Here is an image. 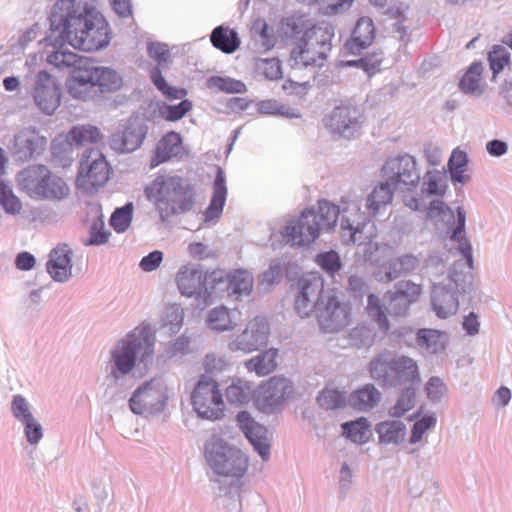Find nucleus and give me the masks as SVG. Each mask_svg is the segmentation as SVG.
Returning a JSON list of instances; mask_svg holds the SVG:
<instances>
[{"mask_svg": "<svg viewBox=\"0 0 512 512\" xmlns=\"http://www.w3.org/2000/svg\"><path fill=\"white\" fill-rule=\"evenodd\" d=\"M51 32L46 38L52 46L68 43L83 51H96L109 43V24L93 11L77 14L72 0L57 1L50 16Z\"/></svg>", "mask_w": 512, "mask_h": 512, "instance_id": "nucleus-1", "label": "nucleus"}, {"mask_svg": "<svg viewBox=\"0 0 512 512\" xmlns=\"http://www.w3.org/2000/svg\"><path fill=\"white\" fill-rule=\"evenodd\" d=\"M299 294L295 310L300 317L315 313L320 329L334 333L345 328L351 320V307L339 298L334 289H324V280L317 273H310L298 281Z\"/></svg>", "mask_w": 512, "mask_h": 512, "instance_id": "nucleus-2", "label": "nucleus"}, {"mask_svg": "<svg viewBox=\"0 0 512 512\" xmlns=\"http://www.w3.org/2000/svg\"><path fill=\"white\" fill-rule=\"evenodd\" d=\"M340 211V207L332 202L319 200L316 207L304 209L298 217L289 219L278 233H273L272 245L309 246L319 238L321 232L335 228Z\"/></svg>", "mask_w": 512, "mask_h": 512, "instance_id": "nucleus-3", "label": "nucleus"}, {"mask_svg": "<svg viewBox=\"0 0 512 512\" xmlns=\"http://www.w3.org/2000/svg\"><path fill=\"white\" fill-rule=\"evenodd\" d=\"M145 195L163 219L189 211L194 202L193 188L178 175H158L146 186Z\"/></svg>", "mask_w": 512, "mask_h": 512, "instance_id": "nucleus-4", "label": "nucleus"}, {"mask_svg": "<svg viewBox=\"0 0 512 512\" xmlns=\"http://www.w3.org/2000/svg\"><path fill=\"white\" fill-rule=\"evenodd\" d=\"M421 294L420 284L400 281L395 285L394 290L385 293L384 300L387 306L377 295L370 294L367 298L366 312L369 318L376 323L378 329L387 334L390 329L387 312L395 317L407 315L411 304L417 302Z\"/></svg>", "mask_w": 512, "mask_h": 512, "instance_id": "nucleus-5", "label": "nucleus"}, {"mask_svg": "<svg viewBox=\"0 0 512 512\" xmlns=\"http://www.w3.org/2000/svg\"><path fill=\"white\" fill-rule=\"evenodd\" d=\"M333 26L317 23L305 30L291 50L290 57L297 66L321 65L331 50Z\"/></svg>", "mask_w": 512, "mask_h": 512, "instance_id": "nucleus-6", "label": "nucleus"}, {"mask_svg": "<svg viewBox=\"0 0 512 512\" xmlns=\"http://www.w3.org/2000/svg\"><path fill=\"white\" fill-rule=\"evenodd\" d=\"M154 341L151 328H135L113 350L112 361L116 370H113L112 374L117 377V372L123 375L129 373L137 359L140 362L147 361L152 356Z\"/></svg>", "mask_w": 512, "mask_h": 512, "instance_id": "nucleus-7", "label": "nucleus"}, {"mask_svg": "<svg viewBox=\"0 0 512 512\" xmlns=\"http://www.w3.org/2000/svg\"><path fill=\"white\" fill-rule=\"evenodd\" d=\"M22 190L32 199L60 201L70 194L66 181L44 165L28 167L20 179Z\"/></svg>", "mask_w": 512, "mask_h": 512, "instance_id": "nucleus-8", "label": "nucleus"}, {"mask_svg": "<svg viewBox=\"0 0 512 512\" xmlns=\"http://www.w3.org/2000/svg\"><path fill=\"white\" fill-rule=\"evenodd\" d=\"M204 456L211 469L221 476L240 478L248 467V459L240 449L216 436L205 444Z\"/></svg>", "mask_w": 512, "mask_h": 512, "instance_id": "nucleus-9", "label": "nucleus"}, {"mask_svg": "<svg viewBox=\"0 0 512 512\" xmlns=\"http://www.w3.org/2000/svg\"><path fill=\"white\" fill-rule=\"evenodd\" d=\"M191 405L197 416L217 421L225 416L226 404L219 383L208 375H201L190 396Z\"/></svg>", "mask_w": 512, "mask_h": 512, "instance_id": "nucleus-10", "label": "nucleus"}, {"mask_svg": "<svg viewBox=\"0 0 512 512\" xmlns=\"http://www.w3.org/2000/svg\"><path fill=\"white\" fill-rule=\"evenodd\" d=\"M110 176V166L99 151H89L80 161L75 179L77 189L93 194L106 184Z\"/></svg>", "mask_w": 512, "mask_h": 512, "instance_id": "nucleus-11", "label": "nucleus"}, {"mask_svg": "<svg viewBox=\"0 0 512 512\" xmlns=\"http://www.w3.org/2000/svg\"><path fill=\"white\" fill-rule=\"evenodd\" d=\"M205 292L208 295L227 293L228 295H249L253 289V277L246 270H234L229 273L214 270L205 274Z\"/></svg>", "mask_w": 512, "mask_h": 512, "instance_id": "nucleus-12", "label": "nucleus"}, {"mask_svg": "<svg viewBox=\"0 0 512 512\" xmlns=\"http://www.w3.org/2000/svg\"><path fill=\"white\" fill-rule=\"evenodd\" d=\"M382 174L393 188L404 186L410 189L420 179L414 157L407 154L389 158L382 167Z\"/></svg>", "mask_w": 512, "mask_h": 512, "instance_id": "nucleus-13", "label": "nucleus"}, {"mask_svg": "<svg viewBox=\"0 0 512 512\" xmlns=\"http://www.w3.org/2000/svg\"><path fill=\"white\" fill-rule=\"evenodd\" d=\"M292 393L291 383L283 377H271L261 383L254 395V405L264 413H271L277 410Z\"/></svg>", "mask_w": 512, "mask_h": 512, "instance_id": "nucleus-14", "label": "nucleus"}, {"mask_svg": "<svg viewBox=\"0 0 512 512\" xmlns=\"http://www.w3.org/2000/svg\"><path fill=\"white\" fill-rule=\"evenodd\" d=\"M362 118L363 114L357 106L345 103L335 107L323 122L330 132L349 138L360 129Z\"/></svg>", "mask_w": 512, "mask_h": 512, "instance_id": "nucleus-15", "label": "nucleus"}, {"mask_svg": "<svg viewBox=\"0 0 512 512\" xmlns=\"http://www.w3.org/2000/svg\"><path fill=\"white\" fill-rule=\"evenodd\" d=\"M269 325L265 318L255 317L250 320L241 334L229 343L231 351L250 353L265 346L268 341Z\"/></svg>", "mask_w": 512, "mask_h": 512, "instance_id": "nucleus-16", "label": "nucleus"}, {"mask_svg": "<svg viewBox=\"0 0 512 512\" xmlns=\"http://www.w3.org/2000/svg\"><path fill=\"white\" fill-rule=\"evenodd\" d=\"M167 400V388L158 380L139 387L130 398L129 405L136 414L161 407Z\"/></svg>", "mask_w": 512, "mask_h": 512, "instance_id": "nucleus-17", "label": "nucleus"}, {"mask_svg": "<svg viewBox=\"0 0 512 512\" xmlns=\"http://www.w3.org/2000/svg\"><path fill=\"white\" fill-rule=\"evenodd\" d=\"M68 94L78 100L87 101L96 92V86L92 71V60L71 70L70 76L66 81Z\"/></svg>", "mask_w": 512, "mask_h": 512, "instance_id": "nucleus-18", "label": "nucleus"}, {"mask_svg": "<svg viewBox=\"0 0 512 512\" xmlns=\"http://www.w3.org/2000/svg\"><path fill=\"white\" fill-rule=\"evenodd\" d=\"M34 100L46 114H52L60 105V87L46 71H40L37 75Z\"/></svg>", "mask_w": 512, "mask_h": 512, "instance_id": "nucleus-19", "label": "nucleus"}, {"mask_svg": "<svg viewBox=\"0 0 512 512\" xmlns=\"http://www.w3.org/2000/svg\"><path fill=\"white\" fill-rule=\"evenodd\" d=\"M237 422L240 429L245 434L249 442L259 455L266 460L269 456L270 445L267 439V429L255 422L251 415L242 411L237 415Z\"/></svg>", "mask_w": 512, "mask_h": 512, "instance_id": "nucleus-20", "label": "nucleus"}, {"mask_svg": "<svg viewBox=\"0 0 512 512\" xmlns=\"http://www.w3.org/2000/svg\"><path fill=\"white\" fill-rule=\"evenodd\" d=\"M182 151V137L178 132L166 133L157 143L154 154L150 159V168H156L162 163L177 157Z\"/></svg>", "mask_w": 512, "mask_h": 512, "instance_id": "nucleus-21", "label": "nucleus"}, {"mask_svg": "<svg viewBox=\"0 0 512 512\" xmlns=\"http://www.w3.org/2000/svg\"><path fill=\"white\" fill-rule=\"evenodd\" d=\"M71 250L66 244L56 246L49 255L47 271L57 281H64L71 276Z\"/></svg>", "mask_w": 512, "mask_h": 512, "instance_id": "nucleus-22", "label": "nucleus"}, {"mask_svg": "<svg viewBox=\"0 0 512 512\" xmlns=\"http://www.w3.org/2000/svg\"><path fill=\"white\" fill-rule=\"evenodd\" d=\"M375 39V27L369 17H361L352 32L345 47L348 51L355 53L370 46Z\"/></svg>", "mask_w": 512, "mask_h": 512, "instance_id": "nucleus-23", "label": "nucleus"}, {"mask_svg": "<svg viewBox=\"0 0 512 512\" xmlns=\"http://www.w3.org/2000/svg\"><path fill=\"white\" fill-rule=\"evenodd\" d=\"M205 274L200 269L192 266H183L177 273L176 283L181 294L185 296H193L205 290L204 285ZM205 294H207L204 291Z\"/></svg>", "mask_w": 512, "mask_h": 512, "instance_id": "nucleus-24", "label": "nucleus"}, {"mask_svg": "<svg viewBox=\"0 0 512 512\" xmlns=\"http://www.w3.org/2000/svg\"><path fill=\"white\" fill-rule=\"evenodd\" d=\"M227 188L225 185V175L221 168L217 169V174L213 183V196L209 206L204 212L206 221L218 218L222 211L226 201Z\"/></svg>", "mask_w": 512, "mask_h": 512, "instance_id": "nucleus-25", "label": "nucleus"}, {"mask_svg": "<svg viewBox=\"0 0 512 512\" xmlns=\"http://www.w3.org/2000/svg\"><path fill=\"white\" fill-rule=\"evenodd\" d=\"M103 140L100 129L91 124L76 125L65 136V141L71 146L96 144Z\"/></svg>", "mask_w": 512, "mask_h": 512, "instance_id": "nucleus-26", "label": "nucleus"}, {"mask_svg": "<svg viewBox=\"0 0 512 512\" xmlns=\"http://www.w3.org/2000/svg\"><path fill=\"white\" fill-rule=\"evenodd\" d=\"M392 385L406 382H418L419 373L416 362L406 356L393 357Z\"/></svg>", "mask_w": 512, "mask_h": 512, "instance_id": "nucleus-27", "label": "nucleus"}, {"mask_svg": "<svg viewBox=\"0 0 512 512\" xmlns=\"http://www.w3.org/2000/svg\"><path fill=\"white\" fill-rule=\"evenodd\" d=\"M432 304L439 318H447L456 314L459 306L454 293L440 286L435 287L432 291Z\"/></svg>", "mask_w": 512, "mask_h": 512, "instance_id": "nucleus-28", "label": "nucleus"}, {"mask_svg": "<svg viewBox=\"0 0 512 512\" xmlns=\"http://www.w3.org/2000/svg\"><path fill=\"white\" fill-rule=\"evenodd\" d=\"M241 321V313L236 310H228L221 306L212 309L208 316V326L216 331H228L234 329Z\"/></svg>", "mask_w": 512, "mask_h": 512, "instance_id": "nucleus-29", "label": "nucleus"}, {"mask_svg": "<svg viewBox=\"0 0 512 512\" xmlns=\"http://www.w3.org/2000/svg\"><path fill=\"white\" fill-rule=\"evenodd\" d=\"M210 41L216 49L226 54L235 52L241 43L237 32L225 26L214 28L210 35Z\"/></svg>", "mask_w": 512, "mask_h": 512, "instance_id": "nucleus-30", "label": "nucleus"}, {"mask_svg": "<svg viewBox=\"0 0 512 512\" xmlns=\"http://www.w3.org/2000/svg\"><path fill=\"white\" fill-rule=\"evenodd\" d=\"M392 188L393 186L388 185L387 181H385L375 187L371 194H369L366 200V209L370 217H375L392 202Z\"/></svg>", "mask_w": 512, "mask_h": 512, "instance_id": "nucleus-31", "label": "nucleus"}, {"mask_svg": "<svg viewBox=\"0 0 512 512\" xmlns=\"http://www.w3.org/2000/svg\"><path fill=\"white\" fill-rule=\"evenodd\" d=\"M92 71L95 86L98 87L101 92H113L122 87V78L116 71L106 67H97L93 62Z\"/></svg>", "mask_w": 512, "mask_h": 512, "instance_id": "nucleus-32", "label": "nucleus"}, {"mask_svg": "<svg viewBox=\"0 0 512 512\" xmlns=\"http://www.w3.org/2000/svg\"><path fill=\"white\" fill-rule=\"evenodd\" d=\"M380 400V392L372 384H366L362 388L351 393L349 405L358 410L373 408Z\"/></svg>", "mask_w": 512, "mask_h": 512, "instance_id": "nucleus-33", "label": "nucleus"}, {"mask_svg": "<svg viewBox=\"0 0 512 512\" xmlns=\"http://www.w3.org/2000/svg\"><path fill=\"white\" fill-rule=\"evenodd\" d=\"M375 430L383 444H399L406 436V427L400 421L381 422L376 425Z\"/></svg>", "mask_w": 512, "mask_h": 512, "instance_id": "nucleus-34", "label": "nucleus"}, {"mask_svg": "<svg viewBox=\"0 0 512 512\" xmlns=\"http://www.w3.org/2000/svg\"><path fill=\"white\" fill-rule=\"evenodd\" d=\"M278 351L269 349L264 353L249 359L245 366L248 371L255 372L258 376H266L277 367Z\"/></svg>", "mask_w": 512, "mask_h": 512, "instance_id": "nucleus-35", "label": "nucleus"}, {"mask_svg": "<svg viewBox=\"0 0 512 512\" xmlns=\"http://www.w3.org/2000/svg\"><path fill=\"white\" fill-rule=\"evenodd\" d=\"M392 365L393 357L390 354L378 355L370 362V376L383 385H392Z\"/></svg>", "mask_w": 512, "mask_h": 512, "instance_id": "nucleus-36", "label": "nucleus"}, {"mask_svg": "<svg viewBox=\"0 0 512 512\" xmlns=\"http://www.w3.org/2000/svg\"><path fill=\"white\" fill-rule=\"evenodd\" d=\"M144 139V132L142 129L134 125L133 123L128 124L120 135H117L114 139L118 142V148L123 152H132L137 149Z\"/></svg>", "mask_w": 512, "mask_h": 512, "instance_id": "nucleus-37", "label": "nucleus"}, {"mask_svg": "<svg viewBox=\"0 0 512 512\" xmlns=\"http://www.w3.org/2000/svg\"><path fill=\"white\" fill-rule=\"evenodd\" d=\"M343 435L354 443L363 444L371 437L370 423L364 417L342 424Z\"/></svg>", "mask_w": 512, "mask_h": 512, "instance_id": "nucleus-38", "label": "nucleus"}, {"mask_svg": "<svg viewBox=\"0 0 512 512\" xmlns=\"http://www.w3.org/2000/svg\"><path fill=\"white\" fill-rule=\"evenodd\" d=\"M251 394V386L248 381L242 379H234L225 388L226 400L233 405L241 406L249 401Z\"/></svg>", "mask_w": 512, "mask_h": 512, "instance_id": "nucleus-39", "label": "nucleus"}, {"mask_svg": "<svg viewBox=\"0 0 512 512\" xmlns=\"http://www.w3.org/2000/svg\"><path fill=\"white\" fill-rule=\"evenodd\" d=\"M465 211L463 208L458 207L457 209V227L453 231L451 236L452 240L458 241V249L465 257L469 267H472V248L469 241L464 237L465 228Z\"/></svg>", "mask_w": 512, "mask_h": 512, "instance_id": "nucleus-40", "label": "nucleus"}, {"mask_svg": "<svg viewBox=\"0 0 512 512\" xmlns=\"http://www.w3.org/2000/svg\"><path fill=\"white\" fill-rule=\"evenodd\" d=\"M89 58L79 56L76 53L67 50H57L48 55L47 61L58 68H72L76 69L84 63H87Z\"/></svg>", "mask_w": 512, "mask_h": 512, "instance_id": "nucleus-41", "label": "nucleus"}, {"mask_svg": "<svg viewBox=\"0 0 512 512\" xmlns=\"http://www.w3.org/2000/svg\"><path fill=\"white\" fill-rule=\"evenodd\" d=\"M207 87L229 94L246 92V85L239 80L230 77L212 76L207 80Z\"/></svg>", "mask_w": 512, "mask_h": 512, "instance_id": "nucleus-42", "label": "nucleus"}, {"mask_svg": "<svg viewBox=\"0 0 512 512\" xmlns=\"http://www.w3.org/2000/svg\"><path fill=\"white\" fill-rule=\"evenodd\" d=\"M467 164V154L460 149L453 150L448 161V169L453 182L464 183L466 181L464 172L466 171Z\"/></svg>", "mask_w": 512, "mask_h": 512, "instance_id": "nucleus-43", "label": "nucleus"}, {"mask_svg": "<svg viewBox=\"0 0 512 512\" xmlns=\"http://www.w3.org/2000/svg\"><path fill=\"white\" fill-rule=\"evenodd\" d=\"M446 335L444 332L434 329H420L417 333V342L425 346L432 352H437L444 348Z\"/></svg>", "mask_w": 512, "mask_h": 512, "instance_id": "nucleus-44", "label": "nucleus"}, {"mask_svg": "<svg viewBox=\"0 0 512 512\" xmlns=\"http://www.w3.org/2000/svg\"><path fill=\"white\" fill-rule=\"evenodd\" d=\"M251 31L256 37L259 38L265 50H269L274 47L276 43L274 30L268 25L265 19H255L252 22Z\"/></svg>", "mask_w": 512, "mask_h": 512, "instance_id": "nucleus-45", "label": "nucleus"}, {"mask_svg": "<svg viewBox=\"0 0 512 512\" xmlns=\"http://www.w3.org/2000/svg\"><path fill=\"white\" fill-rule=\"evenodd\" d=\"M353 222L357 223V226L351 224L350 219L343 218L340 227V237L344 244H362L363 243V231L360 229V217L357 219L354 217Z\"/></svg>", "mask_w": 512, "mask_h": 512, "instance_id": "nucleus-46", "label": "nucleus"}, {"mask_svg": "<svg viewBox=\"0 0 512 512\" xmlns=\"http://www.w3.org/2000/svg\"><path fill=\"white\" fill-rule=\"evenodd\" d=\"M483 66L481 63H472L460 80V89L465 93L476 91L482 79Z\"/></svg>", "mask_w": 512, "mask_h": 512, "instance_id": "nucleus-47", "label": "nucleus"}, {"mask_svg": "<svg viewBox=\"0 0 512 512\" xmlns=\"http://www.w3.org/2000/svg\"><path fill=\"white\" fill-rule=\"evenodd\" d=\"M350 342L353 346L360 348L370 346L374 343L376 333L365 324H360L349 333Z\"/></svg>", "mask_w": 512, "mask_h": 512, "instance_id": "nucleus-48", "label": "nucleus"}, {"mask_svg": "<svg viewBox=\"0 0 512 512\" xmlns=\"http://www.w3.org/2000/svg\"><path fill=\"white\" fill-rule=\"evenodd\" d=\"M133 213L132 203H127L121 208H117L110 218V225L118 233L124 232L131 224Z\"/></svg>", "mask_w": 512, "mask_h": 512, "instance_id": "nucleus-49", "label": "nucleus"}, {"mask_svg": "<svg viewBox=\"0 0 512 512\" xmlns=\"http://www.w3.org/2000/svg\"><path fill=\"white\" fill-rule=\"evenodd\" d=\"M319 405L327 410L344 406L345 397L343 392L326 387L317 397Z\"/></svg>", "mask_w": 512, "mask_h": 512, "instance_id": "nucleus-50", "label": "nucleus"}, {"mask_svg": "<svg viewBox=\"0 0 512 512\" xmlns=\"http://www.w3.org/2000/svg\"><path fill=\"white\" fill-rule=\"evenodd\" d=\"M0 205L7 213L16 214L22 209L20 199L15 196L12 190L3 182L0 181Z\"/></svg>", "mask_w": 512, "mask_h": 512, "instance_id": "nucleus-51", "label": "nucleus"}, {"mask_svg": "<svg viewBox=\"0 0 512 512\" xmlns=\"http://www.w3.org/2000/svg\"><path fill=\"white\" fill-rule=\"evenodd\" d=\"M490 68L494 75L501 72L510 62L509 52L500 45H495L488 54Z\"/></svg>", "mask_w": 512, "mask_h": 512, "instance_id": "nucleus-52", "label": "nucleus"}, {"mask_svg": "<svg viewBox=\"0 0 512 512\" xmlns=\"http://www.w3.org/2000/svg\"><path fill=\"white\" fill-rule=\"evenodd\" d=\"M192 102L188 99L182 100L177 105H166L161 109V115L167 121H178L182 119L191 109Z\"/></svg>", "mask_w": 512, "mask_h": 512, "instance_id": "nucleus-53", "label": "nucleus"}, {"mask_svg": "<svg viewBox=\"0 0 512 512\" xmlns=\"http://www.w3.org/2000/svg\"><path fill=\"white\" fill-rule=\"evenodd\" d=\"M425 191L430 195H442L446 184L443 175L438 171H428L424 177Z\"/></svg>", "mask_w": 512, "mask_h": 512, "instance_id": "nucleus-54", "label": "nucleus"}, {"mask_svg": "<svg viewBox=\"0 0 512 512\" xmlns=\"http://www.w3.org/2000/svg\"><path fill=\"white\" fill-rule=\"evenodd\" d=\"M414 396L415 394L413 390L407 389L404 391L400 395L396 404L390 408L389 415L396 418L402 417L406 412L413 408Z\"/></svg>", "mask_w": 512, "mask_h": 512, "instance_id": "nucleus-55", "label": "nucleus"}, {"mask_svg": "<svg viewBox=\"0 0 512 512\" xmlns=\"http://www.w3.org/2000/svg\"><path fill=\"white\" fill-rule=\"evenodd\" d=\"M316 263L329 273L337 272L341 269L342 263L340 256L335 251H327L316 256Z\"/></svg>", "mask_w": 512, "mask_h": 512, "instance_id": "nucleus-56", "label": "nucleus"}, {"mask_svg": "<svg viewBox=\"0 0 512 512\" xmlns=\"http://www.w3.org/2000/svg\"><path fill=\"white\" fill-rule=\"evenodd\" d=\"M257 69L269 80H275L281 76V64L276 58L259 59L256 62Z\"/></svg>", "mask_w": 512, "mask_h": 512, "instance_id": "nucleus-57", "label": "nucleus"}, {"mask_svg": "<svg viewBox=\"0 0 512 512\" xmlns=\"http://www.w3.org/2000/svg\"><path fill=\"white\" fill-rule=\"evenodd\" d=\"M436 424V418L434 415H425L418 421H416L413 425L410 443H416L420 441L425 434V432L431 428H433Z\"/></svg>", "mask_w": 512, "mask_h": 512, "instance_id": "nucleus-58", "label": "nucleus"}, {"mask_svg": "<svg viewBox=\"0 0 512 512\" xmlns=\"http://www.w3.org/2000/svg\"><path fill=\"white\" fill-rule=\"evenodd\" d=\"M183 322V309L179 305H170L165 309L164 325L170 326L171 331L179 329Z\"/></svg>", "mask_w": 512, "mask_h": 512, "instance_id": "nucleus-59", "label": "nucleus"}, {"mask_svg": "<svg viewBox=\"0 0 512 512\" xmlns=\"http://www.w3.org/2000/svg\"><path fill=\"white\" fill-rule=\"evenodd\" d=\"M149 57L154 59L158 65L165 64L170 59V52L168 46L162 43H149L147 46Z\"/></svg>", "mask_w": 512, "mask_h": 512, "instance_id": "nucleus-60", "label": "nucleus"}, {"mask_svg": "<svg viewBox=\"0 0 512 512\" xmlns=\"http://www.w3.org/2000/svg\"><path fill=\"white\" fill-rule=\"evenodd\" d=\"M26 416L28 419L23 422L25 424V435L29 443L36 444L43 435L41 425L33 418L32 415Z\"/></svg>", "mask_w": 512, "mask_h": 512, "instance_id": "nucleus-61", "label": "nucleus"}, {"mask_svg": "<svg viewBox=\"0 0 512 512\" xmlns=\"http://www.w3.org/2000/svg\"><path fill=\"white\" fill-rule=\"evenodd\" d=\"M163 261V253L159 250L150 252L140 261V268L145 272L155 271Z\"/></svg>", "mask_w": 512, "mask_h": 512, "instance_id": "nucleus-62", "label": "nucleus"}, {"mask_svg": "<svg viewBox=\"0 0 512 512\" xmlns=\"http://www.w3.org/2000/svg\"><path fill=\"white\" fill-rule=\"evenodd\" d=\"M203 365L206 372L211 374L223 372L227 367L226 361L223 358L216 357L215 355H207L204 359Z\"/></svg>", "mask_w": 512, "mask_h": 512, "instance_id": "nucleus-63", "label": "nucleus"}, {"mask_svg": "<svg viewBox=\"0 0 512 512\" xmlns=\"http://www.w3.org/2000/svg\"><path fill=\"white\" fill-rule=\"evenodd\" d=\"M12 412H13V415L17 419L21 420L22 422H24L28 419V417L26 415H32L29 411V408H28V405H27L25 399L20 395L15 396L13 399Z\"/></svg>", "mask_w": 512, "mask_h": 512, "instance_id": "nucleus-64", "label": "nucleus"}]
</instances>
